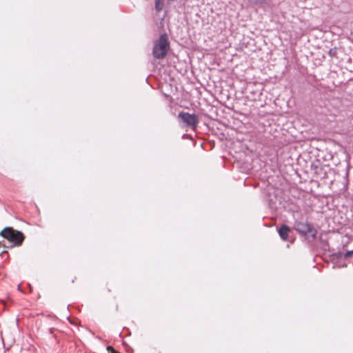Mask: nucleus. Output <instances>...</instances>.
Instances as JSON below:
<instances>
[{"mask_svg":"<svg viewBox=\"0 0 353 353\" xmlns=\"http://www.w3.org/2000/svg\"><path fill=\"white\" fill-rule=\"evenodd\" d=\"M294 211V228L295 230L303 236H311L312 239H316L317 230L314 227L307 221H301L296 217V214L299 215V207L296 206Z\"/></svg>","mask_w":353,"mask_h":353,"instance_id":"nucleus-1","label":"nucleus"},{"mask_svg":"<svg viewBox=\"0 0 353 353\" xmlns=\"http://www.w3.org/2000/svg\"><path fill=\"white\" fill-rule=\"evenodd\" d=\"M170 50V43L166 34H161L154 41L152 49V55L157 59H163Z\"/></svg>","mask_w":353,"mask_h":353,"instance_id":"nucleus-2","label":"nucleus"},{"mask_svg":"<svg viewBox=\"0 0 353 353\" xmlns=\"http://www.w3.org/2000/svg\"><path fill=\"white\" fill-rule=\"evenodd\" d=\"M0 235L17 246L21 245L25 239L21 232L15 230L12 227L5 228L1 231Z\"/></svg>","mask_w":353,"mask_h":353,"instance_id":"nucleus-3","label":"nucleus"},{"mask_svg":"<svg viewBox=\"0 0 353 353\" xmlns=\"http://www.w3.org/2000/svg\"><path fill=\"white\" fill-rule=\"evenodd\" d=\"M177 118L181 126L190 128L192 130L196 129L199 121L196 114L185 112H180Z\"/></svg>","mask_w":353,"mask_h":353,"instance_id":"nucleus-4","label":"nucleus"},{"mask_svg":"<svg viewBox=\"0 0 353 353\" xmlns=\"http://www.w3.org/2000/svg\"><path fill=\"white\" fill-rule=\"evenodd\" d=\"M290 232V228L288 225L283 224L282 225L279 229L278 232L280 236V237L284 240L286 241L288 238V234Z\"/></svg>","mask_w":353,"mask_h":353,"instance_id":"nucleus-5","label":"nucleus"},{"mask_svg":"<svg viewBox=\"0 0 353 353\" xmlns=\"http://www.w3.org/2000/svg\"><path fill=\"white\" fill-rule=\"evenodd\" d=\"M163 5L164 3L163 0H155V10L157 12H160L163 10Z\"/></svg>","mask_w":353,"mask_h":353,"instance_id":"nucleus-6","label":"nucleus"},{"mask_svg":"<svg viewBox=\"0 0 353 353\" xmlns=\"http://www.w3.org/2000/svg\"><path fill=\"white\" fill-rule=\"evenodd\" d=\"M328 54L331 57H334L336 56L337 54V49L336 48H330L328 51Z\"/></svg>","mask_w":353,"mask_h":353,"instance_id":"nucleus-7","label":"nucleus"},{"mask_svg":"<svg viewBox=\"0 0 353 353\" xmlns=\"http://www.w3.org/2000/svg\"><path fill=\"white\" fill-rule=\"evenodd\" d=\"M353 254V250H351V251H347L344 254V258L346 259H348L350 258L352 255Z\"/></svg>","mask_w":353,"mask_h":353,"instance_id":"nucleus-8","label":"nucleus"},{"mask_svg":"<svg viewBox=\"0 0 353 353\" xmlns=\"http://www.w3.org/2000/svg\"><path fill=\"white\" fill-rule=\"evenodd\" d=\"M270 208H272V209H276V206L274 203H270Z\"/></svg>","mask_w":353,"mask_h":353,"instance_id":"nucleus-9","label":"nucleus"},{"mask_svg":"<svg viewBox=\"0 0 353 353\" xmlns=\"http://www.w3.org/2000/svg\"><path fill=\"white\" fill-rule=\"evenodd\" d=\"M334 255L336 258H339V257L341 255V252L335 253Z\"/></svg>","mask_w":353,"mask_h":353,"instance_id":"nucleus-10","label":"nucleus"}]
</instances>
